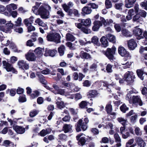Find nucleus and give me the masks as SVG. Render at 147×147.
Wrapping results in <instances>:
<instances>
[{
  "label": "nucleus",
  "mask_w": 147,
  "mask_h": 147,
  "mask_svg": "<svg viewBox=\"0 0 147 147\" xmlns=\"http://www.w3.org/2000/svg\"><path fill=\"white\" fill-rule=\"evenodd\" d=\"M71 15L72 13L74 14L75 16L78 17L80 15V13L76 9H71Z\"/></svg>",
  "instance_id": "54"
},
{
  "label": "nucleus",
  "mask_w": 147,
  "mask_h": 147,
  "mask_svg": "<svg viewBox=\"0 0 147 147\" xmlns=\"http://www.w3.org/2000/svg\"><path fill=\"white\" fill-rule=\"evenodd\" d=\"M126 99L127 100H128L130 103H132V99H131V95L129 93H127V94L126 97Z\"/></svg>",
  "instance_id": "53"
},
{
  "label": "nucleus",
  "mask_w": 147,
  "mask_h": 147,
  "mask_svg": "<svg viewBox=\"0 0 147 147\" xmlns=\"http://www.w3.org/2000/svg\"><path fill=\"white\" fill-rule=\"evenodd\" d=\"M14 27V24L11 23V21H9L5 24V26H2L0 27V30L6 33H10L12 32V29Z\"/></svg>",
  "instance_id": "5"
},
{
  "label": "nucleus",
  "mask_w": 147,
  "mask_h": 147,
  "mask_svg": "<svg viewBox=\"0 0 147 147\" xmlns=\"http://www.w3.org/2000/svg\"><path fill=\"white\" fill-rule=\"evenodd\" d=\"M99 93L95 90H91L87 93V97L90 98H93L99 95Z\"/></svg>",
  "instance_id": "21"
},
{
  "label": "nucleus",
  "mask_w": 147,
  "mask_h": 147,
  "mask_svg": "<svg viewBox=\"0 0 147 147\" xmlns=\"http://www.w3.org/2000/svg\"><path fill=\"white\" fill-rule=\"evenodd\" d=\"M72 126H71L70 124H65L63 127V130L65 133L68 132H71Z\"/></svg>",
  "instance_id": "22"
},
{
  "label": "nucleus",
  "mask_w": 147,
  "mask_h": 147,
  "mask_svg": "<svg viewBox=\"0 0 147 147\" xmlns=\"http://www.w3.org/2000/svg\"><path fill=\"white\" fill-rule=\"evenodd\" d=\"M10 48L13 50V51L15 52H18V49L17 47L15 44L13 42H11L10 46Z\"/></svg>",
  "instance_id": "46"
},
{
  "label": "nucleus",
  "mask_w": 147,
  "mask_h": 147,
  "mask_svg": "<svg viewBox=\"0 0 147 147\" xmlns=\"http://www.w3.org/2000/svg\"><path fill=\"white\" fill-rule=\"evenodd\" d=\"M136 1V0H125V6L127 8H130L133 6Z\"/></svg>",
  "instance_id": "19"
},
{
  "label": "nucleus",
  "mask_w": 147,
  "mask_h": 147,
  "mask_svg": "<svg viewBox=\"0 0 147 147\" xmlns=\"http://www.w3.org/2000/svg\"><path fill=\"white\" fill-rule=\"evenodd\" d=\"M64 95L69 98L73 99L74 98V95L72 94L71 92H65Z\"/></svg>",
  "instance_id": "51"
},
{
  "label": "nucleus",
  "mask_w": 147,
  "mask_h": 147,
  "mask_svg": "<svg viewBox=\"0 0 147 147\" xmlns=\"http://www.w3.org/2000/svg\"><path fill=\"white\" fill-rule=\"evenodd\" d=\"M114 28L118 32H120L121 28L119 24H117L114 25Z\"/></svg>",
  "instance_id": "62"
},
{
  "label": "nucleus",
  "mask_w": 147,
  "mask_h": 147,
  "mask_svg": "<svg viewBox=\"0 0 147 147\" xmlns=\"http://www.w3.org/2000/svg\"><path fill=\"white\" fill-rule=\"evenodd\" d=\"M80 55L82 58L85 59H90L91 58V56L89 54L83 51L81 52Z\"/></svg>",
  "instance_id": "31"
},
{
  "label": "nucleus",
  "mask_w": 147,
  "mask_h": 147,
  "mask_svg": "<svg viewBox=\"0 0 147 147\" xmlns=\"http://www.w3.org/2000/svg\"><path fill=\"white\" fill-rule=\"evenodd\" d=\"M143 36H144V39H143L142 41V43L144 45H147V33L146 32H144L143 34Z\"/></svg>",
  "instance_id": "48"
},
{
  "label": "nucleus",
  "mask_w": 147,
  "mask_h": 147,
  "mask_svg": "<svg viewBox=\"0 0 147 147\" xmlns=\"http://www.w3.org/2000/svg\"><path fill=\"white\" fill-rule=\"evenodd\" d=\"M16 24H14V27L20 26L22 24V19L20 17H19L15 22Z\"/></svg>",
  "instance_id": "45"
},
{
  "label": "nucleus",
  "mask_w": 147,
  "mask_h": 147,
  "mask_svg": "<svg viewBox=\"0 0 147 147\" xmlns=\"http://www.w3.org/2000/svg\"><path fill=\"white\" fill-rule=\"evenodd\" d=\"M57 53V51L56 50H48L46 49L45 51L44 55L46 57L50 56L53 57Z\"/></svg>",
  "instance_id": "14"
},
{
  "label": "nucleus",
  "mask_w": 147,
  "mask_h": 147,
  "mask_svg": "<svg viewBox=\"0 0 147 147\" xmlns=\"http://www.w3.org/2000/svg\"><path fill=\"white\" fill-rule=\"evenodd\" d=\"M140 5L142 7H144L145 9L147 10V1L142 2Z\"/></svg>",
  "instance_id": "64"
},
{
  "label": "nucleus",
  "mask_w": 147,
  "mask_h": 147,
  "mask_svg": "<svg viewBox=\"0 0 147 147\" xmlns=\"http://www.w3.org/2000/svg\"><path fill=\"white\" fill-rule=\"evenodd\" d=\"M82 11L85 14H88L91 13L92 10L91 9L88 7L85 6L82 9Z\"/></svg>",
  "instance_id": "34"
},
{
  "label": "nucleus",
  "mask_w": 147,
  "mask_h": 147,
  "mask_svg": "<svg viewBox=\"0 0 147 147\" xmlns=\"http://www.w3.org/2000/svg\"><path fill=\"white\" fill-rule=\"evenodd\" d=\"M16 90L15 88H11L10 89L9 95L11 96H14L16 94Z\"/></svg>",
  "instance_id": "57"
},
{
  "label": "nucleus",
  "mask_w": 147,
  "mask_h": 147,
  "mask_svg": "<svg viewBox=\"0 0 147 147\" xmlns=\"http://www.w3.org/2000/svg\"><path fill=\"white\" fill-rule=\"evenodd\" d=\"M118 51L119 54L122 57H125L129 58L131 57L129 53L123 47L119 46L118 48Z\"/></svg>",
  "instance_id": "8"
},
{
  "label": "nucleus",
  "mask_w": 147,
  "mask_h": 147,
  "mask_svg": "<svg viewBox=\"0 0 147 147\" xmlns=\"http://www.w3.org/2000/svg\"><path fill=\"white\" fill-rule=\"evenodd\" d=\"M107 37L109 40L113 43H115L116 42L115 37L113 35L111 34H108L107 35Z\"/></svg>",
  "instance_id": "27"
},
{
  "label": "nucleus",
  "mask_w": 147,
  "mask_h": 147,
  "mask_svg": "<svg viewBox=\"0 0 147 147\" xmlns=\"http://www.w3.org/2000/svg\"><path fill=\"white\" fill-rule=\"evenodd\" d=\"M88 121L89 120H84V122H83V120H79L75 125L76 131H81V129L83 131L86 130L88 127L87 123H88Z\"/></svg>",
  "instance_id": "3"
},
{
  "label": "nucleus",
  "mask_w": 147,
  "mask_h": 147,
  "mask_svg": "<svg viewBox=\"0 0 147 147\" xmlns=\"http://www.w3.org/2000/svg\"><path fill=\"white\" fill-rule=\"evenodd\" d=\"M18 101L21 103L26 102V98L25 95L23 94L22 96H20L19 98Z\"/></svg>",
  "instance_id": "39"
},
{
  "label": "nucleus",
  "mask_w": 147,
  "mask_h": 147,
  "mask_svg": "<svg viewBox=\"0 0 147 147\" xmlns=\"http://www.w3.org/2000/svg\"><path fill=\"white\" fill-rule=\"evenodd\" d=\"M44 50V48H37V57H40L42 56Z\"/></svg>",
  "instance_id": "35"
},
{
  "label": "nucleus",
  "mask_w": 147,
  "mask_h": 147,
  "mask_svg": "<svg viewBox=\"0 0 147 147\" xmlns=\"http://www.w3.org/2000/svg\"><path fill=\"white\" fill-rule=\"evenodd\" d=\"M3 65L5 66V68L8 72H10L11 71V69L13 67L12 65L8 62H7L6 61H2Z\"/></svg>",
  "instance_id": "20"
},
{
  "label": "nucleus",
  "mask_w": 147,
  "mask_h": 147,
  "mask_svg": "<svg viewBox=\"0 0 147 147\" xmlns=\"http://www.w3.org/2000/svg\"><path fill=\"white\" fill-rule=\"evenodd\" d=\"M17 60L18 58L17 57L14 56H13L11 57L10 61H8V60L7 59V61L8 62H10V63L11 64H13L15 63V62L17 61Z\"/></svg>",
  "instance_id": "47"
},
{
  "label": "nucleus",
  "mask_w": 147,
  "mask_h": 147,
  "mask_svg": "<svg viewBox=\"0 0 147 147\" xmlns=\"http://www.w3.org/2000/svg\"><path fill=\"white\" fill-rule=\"evenodd\" d=\"M33 17L32 16H31L28 19H25L24 20V24L28 26L29 25H31L33 22Z\"/></svg>",
  "instance_id": "29"
},
{
  "label": "nucleus",
  "mask_w": 147,
  "mask_h": 147,
  "mask_svg": "<svg viewBox=\"0 0 147 147\" xmlns=\"http://www.w3.org/2000/svg\"><path fill=\"white\" fill-rule=\"evenodd\" d=\"M13 129L18 133L22 134L24 133L25 128L18 125H16L13 127Z\"/></svg>",
  "instance_id": "17"
},
{
  "label": "nucleus",
  "mask_w": 147,
  "mask_h": 147,
  "mask_svg": "<svg viewBox=\"0 0 147 147\" xmlns=\"http://www.w3.org/2000/svg\"><path fill=\"white\" fill-rule=\"evenodd\" d=\"M122 32L123 35L127 37L131 36L130 32L126 29L123 30L122 31Z\"/></svg>",
  "instance_id": "40"
},
{
  "label": "nucleus",
  "mask_w": 147,
  "mask_h": 147,
  "mask_svg": "<svg viewBox=\"0 0 147 147\" xmlns=\"http://www.w3.org/2000/svg\"><path fill=\"white\" fill-rule=\"evenodd\" d=\"M114 138L115 139V141L117 143L121 142V139L118 134L115 133V134L114 135Z\"/></svg>",
  "instance_id": "50"
},
{
  "label": "nucleus",
  "mask_w": 147,
  "mask_h": 147,
  "mask_svg": "<svg viewBox=\"0 0 147 147\" xmlns=\"http://www.w3.org/2000/svg\"><path fill=\"white\" fill-rule=\"evenodd\" d=\"M51 7L46 4H42L38 10V14L42 18H49V12L47 10H50Z\"/></svg>",
  "instance_id": "1"
},
{
  "label": "nucleus",
  "mask_w": 147,
  "mask_h": 147,
  "mask_svg": "<svg viewBox=\"0 0 147 147\" xmlns=\"http://www.w3.org/2000/svg\"><path fill=\"white\" fill-rule=\"evenodd\" d=\"M92 102L90 103L88 102L83 101L80 102L79 105L80 107L81 108H87V107H86V106L88 105L89 104L90 106H92Z\"/></svg>",
  "instance_id": "24"
},
{
  "label": "nucleus",
  "mask_w": 147,
  "mask_h": 147,
  "mask_svg": "<svg viewBox=\"0 0 147 147\" xmlns=\"http://www.w3.org/2000/svg\"><path fill=\"white\" fill-rule=\"evenodd\" d=\"M26 59L29 61H33L36 60V57L34 54L32 52H28L25 55Z\"/></svg>",
  "instance_id": "10"
},
{
  "label": "nucleus",
  "mask_w": 147,
  "mask_h": 147,
  "mask_svg": "<svg viewBox=\"0 0 147 147\" xmlns=\"http://www.w3.org/2000/svg\"><path fill=\"white\" fill-rule=\"evenodd\" d=\"M140 16L138 15V14H136L133 17V20L134 21H137L139 22Z\"/></svg>",
  "instance_id": "59"
},
{
  "label": "nucleus",
  "mask_w": 147,
  "mask_h": 147,
  "mask_svg": "<svg viewBox=\"0 0 147 147\" xmlns=\"http://www.w3.org/2000/svg\"><path fill=\"white\" fill-rule=\"evenodd\" d=\"M92 42L94 44L96 45L98 44V39L96 36H94L92 39Z\"/></svg>",
  "instance_id": "49"
},
{
  "label": "nucleus",
  "mask_w": 147,
  "mask_h": 147,
  "mask_svg": "<svg viewBox=\"0 0 147 147\" xmlns=\"http://www.w3.org/2000/svg\"><path fill=\"white\" fill-rule=\"evenodd\" d=\"M135 141L138 146L140 147H144L146 144L143 139L140 137H137L135 139Z\"/></svg>",
  "instance_id": "13"
},
{
  "label": "nucleus",
  "mask_w": 147,
  "mask_h": 147,
  "mask_svg": "<svg viewBox=\"0 0 147 147\" xmlns=\"http://www.w3.org/2000/svg\"><path fill=\"white\" fill-rule=\"evenodd\" d=\"M42 70V69L40 68V67L38 68V71L37 69V76L39 78V80L40 82L44 85V86L48 89L49 87L46 86L47 84V82L44 79V76L40 74L42 73L45 75L49 73L50 70L48 69L44 70Z\"/></svg>",
  "instance_id": "2"
},
{
  "label": "nucleus",
  "mask_w": 147,
  "mask_h": 147,
  "mask_svg": "<svg viewBox=\"0 0 147 147\" xmlns=\"http://www.w3.org/2000/svg\"><path fill=\"white\" fill-rule=\"evenodd\" d=\"M127 45L129 48L131 50H134L137 45L136 42L133 39L129 40L127 41Z\"/></svg>",
  "instance_id": "12"
},
{
  "label": "nucleus",
  "mask_w": 147,
  "mask_h": 147,
  "mask_svg": "<svg viewBox=\"0 0 147 147\" xmlns=\"http://www.w3.org/2000/svg\"><path fill=\"white\" fill-rule=\"evenodd\" d=\"M136 73L138 77L142 80H143L144 78L143 76V71L141 69H138L136 71Z\"/></svg>",
  "instance_id": "38"
},
{
  "label": "nucleus",
  "mask_w": 147,
  "mask_h": 147,
  "mask_svg": "<svg viewBox=\"0 0 147 147\" xmlns=\"http://www.w3.org/2000/svg\"><path fill=\"white\" fill-rule=\"evenodd\" d=\"M65 47L64 45H61L58 48V51L60 56H63L64 53Z\"/></svg>",
  "instance_id": "36"
},
{
  "label": "nucleus",
  "mask_w": 147,
  "mask_h": 147,
  "mask_svg": "<svg viewBox=\"0 0 147 147\" xmlns=\"http://www.w3.org/2000/svg\"><path fill=\"white\" fill-rule=\"evenodd\" d=\"M47 38L49 41L54 42L57 43L60 42V35L56 32H50L48 34Z\"/></svg>",
  "instance_id": "4"
},
{
  "label": "nucleus",
  "mask_w": 147,
  "mask_h": 147,
  "mask_svg": "<svg viewBox=\"0 0 147 147\" xmlns=\"http://www.w3.org/2000/svg\"><path fill=\"white\" fill-rule=\"evenodd\" d=\"M56 103L57 107L60 109L63 108L65 106L64 102L62 100H57L56 101Z\"/></svg>",
  "instance_id": "30"
},
{
  "label": "nucleus",
  "mask_w": 147,
  "mask_h": 147,
  "mask_svg": "<svg viewBox=\"0 0 147 147\" xmlns=\"http://www.w3.org/2000/svg\"><path fill=\"white\" fill-rule=\"evenodd\" d=\"M67 136L64 134H60L58 136V139L61 141L66 140Z\"/></svg>",
  "instance_id": "43"
},
{
  "label": "nucleus",
  "mask_w": 147,
  "mask_h": 147,
  "mask_svg": "<svg viewBox=\"0 0 147 147\" xmlns=\"http://www.w3.org/2000/svg\"><path fill=\"white\" fill-rule=\"evenodd\" d=\"M77 140L78 141V145L81 146L84 145L86 142V140L84 137H81Z\"/></svg>",
  "instance_id": "32"
},
{
  "label": "nucleus",
  "mask_w": 147,
  "mask_h": 147,
  "mask_svg": "<svg viewBox=\"0 0 147 147\" xmlns=\"http://www.w3.org/2000/svg\"><path fill=\"white\" fill-rule=\"evenodd\" d=\"M106 111L108 113H111L112 110V106L110 104H108L106 105Z\"/></svg>",
  "instance_id": "41"
},
{
  "label": "nucleus",
  "mask_w": 147,
  "mask_h": 147,
  "mask_svg": "<svg viewBox=\"0 0 147 147\" xmlns=\"http://www.w3.org/2000/svg\"><path fill=\"white\" fill-rule=\"evenodd\" d=\"M100 41L104 47H105L108 46V42L105 36H102L100 38Z\"/></svg>",
  "instance_id": "26"
},
{
  "label": "nucleus",
  "mask_w": 147,
  "mask_h": 147,
  "mask_svg": "<svg viewBox=\"0 0 147 147\" xmlns=\"http://www.w3.org/2000/svg\"><path fill=\"white\" fill-rule=\"evenodd\" d=\"M37 114V110H35L31 112L29 114V115L31 117H34Z\"/></svg>",
  "instance_id": "63"
},
{
  "label": "nucleus",
  "mask_w": 147,
  "mask_h": 147,
  "mask_svg": "<svg viewBox=\"0 0 147 147\" xmlns=\"http://www.w3.org/2000/svg\"><path fill=\"white\" fill-rule=\"evenodd\" d=\"M74 95V98L76 100H77L82 98V96L80 93L76 94Z\"/></svg>",
  "instance_id": "55"
},
{
  "label": "nucleus",
  "mask_w": 147,
  "mask_h": 147,
  "mask_svg": "<svg viewBox=\"0 0 147 147\" xmlns=\"http://www.w3.org/2000/svg\"><path fill=\"white\" fill-rule=\"evenodd\" d=\"M131 63L130 62L126 61L125 64H124V65L122 66V67L124 69H126L129 68L131 65Z\"/></svg>",
  "instance_id": "58"
},
{
  "label": "nucleus",
  "mask_w": 147,
  "mask_h": 147,
  "mask_svg": "<svg viewBox=\"0 0 147 147\" xmlns=\"http://www.w3.org/2000/svg\"><path fill=\"white\" fill-rule=\"evenodd\" d=\"M66 40L68 41H70L73 42L75 40V38L72 34L68 33L66 35Z\"/></svg>",
  "instance_id": "33"
},
{
  "label": "nucleus",
  "mask_w": 147,
  "mask_h": 147,
  "mask_svg": "<svg viewBox=\"0 0 147 147\" xmlns=\"http://www.w3.org/2000/svg\"><path fill=\"white\" fill-rule=\"evenodd\" d=\"M24 89L23 88L20 87H18V88L16 90L17 93L19 94H22L24 92Z\"/></svg>",
  "instance_id": "56"
},
{
  "label": "nucleus",
  "mask_w": 147,
  "mask_h": 147,
  "mask_svg": "<svg viewBox=\"0 0 147 147\" xmlns=\"http://www.w3.org/2000/svg\"><path fill=\"white\" fill-rule=\"evenodd\" d=\"M116 50V48L113 47L111 49L108 48L107 49L106 51H102V52L109 59H113L114 58V55L115 53Z\"/></svg>",
  "instance_id": "7"
},
{
  "label": "nucleus",
  "mask_w": 147,
  "mask_h": 147,
  "mask_svg": "<svg viewBox=\"0 0 147 147\" xmlns=\"http://www.w3.org/2000/svg\"><path fill=\"white\" fill-rule=\"evenodd\" d=\"M100 20L102 22L103 25L105 26H106L107 25H111L113 23V21L111 19H107L106 20L105 19L102 17L100 18Z\"/></svg>",
  "instance_id": "18"
},
{
  "label": "nucleus",
  "mask_w": 147,
  "mask_h": 147,
  "mask_svg": "<svg viewBox=\"0 0 147 147\" xmlns=\"http://www.w3.org/2000/svg\"><path fill=\"white\" fill-rule=\"evenodd\" d=\"M120 109L121 111L124 113H125L126 111L128 110L129 108L126 106L125 104H124L121 106Z\"/></svg>",
  "instance_id": "42"
},
{
  "label": "nucleus",
  "mask_w": 147,
  "mask_h": 147,
  "mask_svg": "<svg viewBox=\"0 0 147 147\" xmlns=\"http://www.w3.org/2000/svg\"><path fill=\"white\" fill-rule=\"evenodd\" d=\"M82 24L86 26H90L91 22L90 19V18H88L86 19H84Z\"/></svg>",
  "instance_id": "37"
},
{
  "label": "nucleus",
  "mask_w": 147,
  "mask_h": 147,
  "mask_svg": "<svg viewBox=\"0 0 147 147\" xmlns=\"http://www.w3.org/2000/svg\"><path fill=\"white\" fill-rule=\"evenodd\" d=\"M132 103L134 104H138L140 106L142 105V103L139 96H133L132 97Z\"/></svg>",
  "instance_id": "16"
},
{
  "label": "nucleus",
  "mask_w": 147,
  "mask_h": 147,
  "mask_svg": "<svg viewBox=\"0 0 147 147\" xmlns=\"http://www.w3.org/2000/svg\"><path fill=\"white\" fill-rule=\"evenodd\" d=\"M135 78V76L133 72L128 71L124 74L123 79L128 83L130 84L134 82Z\"/></svg>",
  "instance_id": "6"
},
{
  "label": "nucleus",
  "mask_w": 147,
  "mask_h": 147,
  "mask_svg": "<svg viewBox=\"0 0 147 147\" xmlns=\"http://www.w3.org/2000/svg\"><path fill=\"white\" fill-rule=\"evenodd\" d=\"M102 23L100 21H96L93 23L94 26L92 28V30L94 31H97L100 26H102Z\"/></svg>",
  "instance_id": "15"
},
{
  "label": "nucleus",
  "mask_w": 147,
  "mask_h": 147,
  "mask_svg": "<svg viewBox=\"0 0 147 147\" xmlns=\"http://www.w3.org/2000/svg\"><path fill=\"white\" fill-rule=\"evenodd\" d=\"M134 141V140L133 138L129 140L126 143L125 147H134L136 145V144L135 143L133 144Z\"/></svg>",
  "instance_id": "28"
},
{
  "label": "nucleus",
  "mask_w": 147,
  "mask_h": 147,
  "mask_svg": "<svg viewBox=\"0 0 147 147\" xmlns=\"http://www.w3.org/2000/svg\"><path fill=\"white\" fill-rule=\"evenodd\" d=\"M134 34L136 36L138 39H140L143 38L142 35V31L141 29L138 27L135 28L133 30Z\"/></svg>",
  "instance_id": "9"
},
{
  "label": "nucleus",
  "mask_w": 147,
  "mask_h": 147,
  "mask_svg": "<svg viewBox=\"0 0 147 147\" xmlns=\"http://www.w3.org/2000/svg\"><path fill=\"white\" fill-rule=\"evenodd\" d=\"M102 83V81H97L95 83L94 85L97 88H99L101 86Z\"/></svg>",
  "instance_id": "61"
},
{
  "label": "nucleus",
  "mask_w": 147,
  "mask_h": 147,
  "mask_svg": "<svg viewBox=\"0 0 147 147\" xmlns=\"http://www.w3.org/2000/svg\"><path fill=\"white\" fill-rule=\"evenodd\" d=\"M105 4L107 8H109L112 6L111 2L109 0H106L105 2Z\"/></svg>",
  "instance_id": "52"
},
{
  "label": "nucleus",
  "mask_w": 147,
  "mask_h": 147,
  "mask_svg": "<svg viewBox=\"0 0 147 147\" xmlns=\"http://www.w3.org/2000/svg\"><path fill=\"white\" fill-rule=\"evenodd\" d=\"M62 6L63 7L64 10L69 15H71V9H69L70 7L64 3L62 5Z\"/></svg>",
  "instance_id": "25"
},
{
  "label": "nucleus",
  "mask_w": 147,
  "mask_h": 147,
  "mask_svg": "<svg viewBox=\"0 0 147 147\" xmlns=\"http://www.w3.org/2000/svg\"><path fill=\"white\" fill-rule=\"evenodd\" d=\"M18 64L19 67L22 70H24V69L27 70L29 68L28 65L23 60L19 61Z\"/></svg>",
  "instance_id": "11"
},
{
  "label": "nucleus",
  "mask_w": 147,
  "mask_h": 147,
  "mask_svg": "<svg viewBox=\"0 0 147 147\" xmlns=\"http://www.w3.org/2000/svg\"><path fill=\"white\" fill-rule=\"evenodd\" d=\"M37 23L40 26H41L43 27H45L46 24L43 22L40 19H37Z\"/></svg>",
  "instance_id": "60"
},
{
  "label": "nucleus",
  "mask_w": 147,
  "mask_h": 147,
  "mask_svg": "<svg viewBox=\"0 0 147 147\" xmlns=\"http://www.w3.org/2000/svg\"><path fill=\"white\" fill-rule=\"evenodd\" d=\"M135 13V12L133 9H129L127 12V15L126 16V19L128 20H131L132 18V17L134 16Z\"/></svg>",
  "instance_id": "23"
},
{
  "label": "nucleus",
  "mask_w": 147,
  "mask_h": 147,
  "mask_svg": "<svg viewBox=\"0 0 147 147\" xmlns=\"http://www.w3.org/2000/svg\"><path fill=\"white\" fill-rule=\"evenodd\" d=\"M53 92L55 94H59L62 95H64L65 92L64 89H59L57 91H55Z\"/></svg>",
  "instance_id": "44"
}]
</instances>
